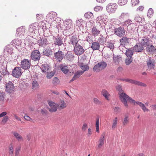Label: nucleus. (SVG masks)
<instances>
[{
	"label": "nucleus",
	"mask_w": 156,
	"mask_h": 156,
	"mask_svg": "<svg viewBox=\"0 0 156 156\" xmlns=\"http://www.w3.org/2000/svg\"><path fill=\"white\" fill-rule=\"evenodd\" d=\"M119 99L126 107H128L127 101L130 103L134 102L135 100L128 96L125 93L122 92L119 95Z\"/></svg>",
	"instance_id": "1"
},
{
	"label": "nucleus",
	"mask_w": 156,
	"mask_h": 156,
	"mask_svg": "<svg viewBox=\"0 0 156 156\" xmlns=\"http://www.w3.org/2000/svg\"><path fill=\"white\" fill-rule=\"evenodd\" d=\"M5 87V90L7 94L10 95V96H12L16 91L13 84L11 81L6 83Z\"/></svg>",
	"instance_id": "2"
},
{
	"label": "nucleus",
	"mask_w": 156,
	"mask_h": 156,
	"mask_svg": "<svg viewBox=\"0 0 156 156\" xmlns=\"http://www.w3.org/2000/svg\"><path fill=\"white\" fill-rule=\"evenodd\" d=\"M112 29L113 30L112 27H111L107 30V31L110 32ZM114 30V34L118 36L122 37L125 35L126 30L123 27H120L118 28H115Z\"/></svg>",
	"instance_id": "3"
},
{
	"label": "nucleus",
	"mask_w": 156,
	"mask_h": 156,
	"mask_svg": "<svg viewBox=\"0 0 156 156\" xmlns=\"http://www.w3.org/2000/svg\"><path fill=\"white\" fill-rule=\"evenodd\" d=\"M107 66V64L105 62L101 61L94 66L93 68L94 71L98 72L105 69Z\"/></svg>",
	"instance_id": "4"
},
{
	"label": "nucleus",
	"mask_w": 156,
	"mask_h": 156,
	"mask_svg": "<svg viewBox=\"0 0 156 156\" xmlns=\"http://www.w3.org/2000/svg\"><path fill=\"white\" fill-rule=\"evenodd\" d=\"M30 58L35 62L39 61L41 58V54L38 50H34L32 51Z\"/></svg>",
	"instance_id": "5"
},
{
	"label": "nucleus",
	"mask_w": 156,
	"mask_h": 156,
	"mask_svg": "<svg viewBox=\"0 0 156 156\" xmlns=\"http://www.w3.org/2000/svg\"><path fill=\"white\" fill-rule=\"evenodd\" d=\"M53 39L55 46H60L64 44L63 37L61 36H53Z\"/></svg>",
	"instance_id": "6"
},
{
	"label": "nucleus",
	"mask_w": 156,
	"mask_h": 156,
	"mask_svg": "<svg viewBox=\"0 0 156 156\" xmlns=\"http://www.w3.org/2000/svg\"><path fill=\"white\" fill-rule=\"evenodd\" d=\"M117 5L116 4L111 3L108 4L106 7L107 11L109 13H114L117 8Z\"/></svg>",
	"instance_id": "7"
},
{
	"label": "nucleus",
	"mask_w": 156,
	"mask_h": 156,
	"mask_svg": "<svg viewBox=\"0 0 156 156\" xmlns=\"http://www.w3.org/2000/svg\"><path fill=\"white\" fill-rule=\"evenodd\" d=\"M31 62L30 60L24 59L21 62L20 66L23 69L27 70L29 69L30 66Z\"/></svg>",
	"instance_id": "8"
},
{
	"label": "nucleus",
	"mask_w": 156,
	"mask_h": 156,
	"mask_svg": "<svg viewBox=\"0 0 156 156\" xmlns=\"http://www.w3.org/2000/svg\"><path fill=\"white\" fill-rule=\"evenodd\" d=\"M74 51L76 55H80L84 52L85 50L83 47L78 44L74 46Z\"/></svg>",
	"instance_id": "9"
},
{
	"label": "nucleus",
	"mask_w": 156,
	"mask_h": 156,
	"mask_svg": "<svg viewBox=\"0 0 156 156\" xmlns=\"http://www.w3.org/2000/svg\"><path fill=\"white\" fill-rule=\"evenodd\" d=\"M54 54L55 58L59 62H60L65 57V55L63 52L60 50L54 53Z\"/></svg>",
	"instance_id": "10"
},
{
	"label": "nucleus",
	"mask_w": 156,
	"mask_h": 156,
	"mask_svg": "<svg viewBox=\"0 0 156 156\" xmlns=\"http://www.w3.org/2000/svg\"><path fill=\"white\" fill-rule=\"evenodd\" d=\"M21 71V67H15L12 71V75L14 77L18 78L22 75Z\"/></svg>",
	"instance_id": "11"
},
{
	"label": "nucleus",
	"mask_w": 156,
	"mask_h": 156,
	"mask_svg": "<svg viewBox=\"0 0 156 156\" xmlns=\"http://www.w3.org/2000/svg\"><path fill=\"white\" fill-rule=\"evenodd\" d=\"M133 49L135 52H141L144 50V46L140 42L137 43Z\"/></svg>",
	"instance_id": "12"
},
{
	"label": "nucleus",
	"mask_w": 156,
	"mask_h": 156,
	"mask_svg": "<svg viewBox=\"0 0 156 156\" xmlns=\"http://www.w3.org/2000/svg\"><path fill=\"white\" fill-rule=\"evenodd\" d=\"M152 41L148 37H143L140 41V43L144 47H146L151 44Z\"/></svg>",
	"instance_id": "13"
},
{
	"label": "nucleus",
	"mask_w": 156,
	"mask_h": 156,
	"mask_svg": "<svg viewBox=\"0 0 156 156\" xmlns=\"http://www.w3.org/2000/svg\"><path fill=\"white\" fill-rule=\"evenodd\" d=\"M145 50L148 54H154L156 52V49L154 46L150 44L146 47Z\"/></svg>",
	"instance_id": "14"
},
{
	"label": "nucleus",
	"mask_w": 156,
	"mask_h": 156,
	"mask_svg": "<svg viewBox=\"0 0 156 156\" xmlns=\"http://www.w3.org/2000/svg\"><path fill=\"white\" fill-rule=\"evenodd\" d=\"M50 108H48L49 111L51 112H55L57 110L58 108L57 104H55L51 101H49L48 102Z\"/></svg>",
	"instance_id": "15"
},
{
	"label": "nucleus",
	"mask_w": 156,
	"mask_h": 156,
	"mask_svg": "<svg viewBox=\"0 0 156 156\" xmlns=\"http://www.w3.org/2000/svg\"><path fill=\"white\" fill-rule=\"evenodd\" d=\"M126 81L140 86L146 87L147 86V85L144 83L131 79H126Z\"/></svg>",
	"instance_id": "16"
},
{
	"label": "nucleus",
	"mask_w": 156,
	"mask_h": 156,
	"mask_svg": "<svg viewBox=\"0 0 156 156\" xmlns=\"http://www.w3.org/2000/svg\"><path fill=\"white\" fill-rule=\"evenodd\" d=\"M69 44H71L74 46L78 44V42L79 40L77 36H73L69 37Z\"/></svg>",
	"instance_id": "17"
},
{
	"label": "nucleus",
	"mask_w": 156,
	"mask_h": 156,
	"mask_svg": "<svg viewBox=\"0 0 156 156\" xmlns=\"http://www.w3.org/2000/svg\"><path fill=\"white\" fill-rule=\"evenodd\" d=\"M42 54L43 55L49 57L52 55L53 51L50 48L47 47L43 49Z\"/></svg>",
	"instance_id": "18"
},
{
	"label": "nucleus",
	"mask_w": 156,
	"mask_h": 156,
	"mask_svg": "<svg viewBox=\"0 0 156 156\" xmlns=\"http://www.w3.org/2000/svg\"><path fill=\"white\" fill-rule=\"evenodd\" d=\"M147 64L148 69H154L155 66V61L154 59L149 58L147 60Z\"/></svg>",
	"instance_id": "19"
},
{
	"label": "nucleus",
	"mask_w": 156,
	"mask_h": 156,
	"mask_svg": "<svg viewBox=\"0 0 156 156\" xmlns=\"http://www.w3.org/2000/svg\"><path fill=\"white\" fill-rule=\"evenodd\" d=\"M59 67L60 70L65 74H67L69 72L68 66L65 63L60 64L59 66Z\"/></svg>",
	"instance_id": "20"
},
{
	"label": "nucleus",
	"mask_w": 156,
	"mask_h": 156,
	"mask_svg": "<svg viewBox=\"0 0 156 156\" xmlns=\"http://www.w3.org/2000/svg\"><path fill=\"white\" fill-rule=\"evenodd\" d=\"M46 37H42V38L40 37L41 39L39 40L38 42L39 43V44L40 45H47L49 44V42L48 41L47 38Z\"/></svg>",
	"instance_id": "21"
},
{
	"label": "nucleus",
	"mask_w": 156,
	"mask_h": 156,
	"mask_svg": "<svg viewBox=\"0 0 156 156\" xmlns=\"http://www.w3.org/2000/svg\"><path fill=\"white\" fill-rule=\"evenodd\" d=\"M136 26L134 23H132L131 25H129L127 28L128 31L131 34H133L135 31L136 30V27H135Z\"/></svg>",
	"instance_id": "22"
},
{
	"label": "nucleus",
	"mask_w": 156,
	"mask_h": 156,
	"mask_svg": "<svg viewBox=\"0 0 156 156\" xmlns=\"http://www.w3.org/2000/svg\"><path fill=\"white\" fill-rule=\"evenodd\" d=\"M50 68L51 67H50L48 64H44L41 65L40 69L43 73H46L49 70Z\"/></svg>",
	"instance_id": "23"
},
{
	"label": "nucleus",
	"mask_w": 156,
	"mask_h": 156,
	"mask_svg": "<svg viewBox=\"0 0 156 156\" xmlns=\"http://www.w3.org/2000/svg\"><path fill=\"white\" fill-rule=\"evenodd\" d=\"M91 44V48L93 51L99 50L100 46L99 43L98 42H94Z\"/></svg>",
	"instance_id": "24"
},
{
	"label": "nucleus",
	"mask_w": 156,
	"mask_h": 156,
	"mask_svg": "<svg viewBox=\"0 0 156 156\" xmlns=\"http://www.w3.org/2000/svg\"><path fill=\"white\" fill-rule=\"evenodd\" d=\"M37 26L36 23H34L31 24L29 26V31L31 33H32L34 30H37Z\"/></svg>",
	"instance_id": "25"
},
{
	"label": "nucleus",
	"mask_w": 156,
	"mask_h": 156,
	"mask_svg": "<svg viewBox=\"0 0 156 156\" xmlns=\"http://www.w3.org/2000/svg\"><path fill=\"white\" fill-rule=\"evenodd\" d=\"M129 38L126 37H122L120 40V45H122L125 48L124 46L126 45V43H129Z\"/></svg>",
	"instance_id": "26"
},
{
	"label": "nucleus",
	"mask_w": 156,
	"mask_h": 156,
	"mask_svg": "<svg viewBox=\"0 0 156 156\" xmlns=\"http://www.w3.org/2000/svg\"><path fill=\"white\" fill-rule=\"evenodd\" d=\"M25 31V28L23 27H19L16 30V36L18 37L20 36L21 34H23Z\"/></svg>",
	"instance_id": "27"
},
{
	"label": "nucleus",
	"mask_w": 156,
	"mask_h": 156,
	"mask_svg": "<svg viewBox=\"0 0 156 156\" xmlns=\"http://www.w3.org/2000/svg\"><path fill=\"white\" fill-rule=\"evenodd\" d=\"M133 49L132 48L126 49L125 54L127 57H132L134 53Z\"/></svg>",
	"instance_id": "28"
},
{
	"label": "nucleus",
	"mask_w": 156,
	"mask_h": 156,
	"mask_svg": "<svg viewBox=\"0 0 156 156\" xmlns=\"http://www.w3.org/2000/svg\"><path fill=\"white\" fill-rule=\"evenodd\" d=\"M12 48L11 46L10 45H8L5 48L4 50V53L6 54L7 53H12Z\"/></svg>",
	"instance_id": "29"
},
{
	"label": "nucleus",
	"mask_w": 156,
	"mask_h": 156,
	"mask_svg": "<svg viewBox=\"0 0 156 156\" xmlns=\"http://www.w3.org/2000/svg\"><path fill=\"white\" fill-rule=\"evenodd\" d=\"M85 22L84 20L82 19L76 21V26H77L79 29L83 28V24Z\"/></svg>",
	"instance_id": "30"
},
{
	"label": "nucleus",
	"mask_w": 156,
	"mask_h": 156,
	"mask_svg": "<svg viewBox=\"0 0 156 156\" xmlns=\"http://www.w3.org/2000/svg\"><path fill=\"white\" fill-rule=\"evenodd\" d=\"M57 104L58 108L59 109H62L66 107V104L63 100L61 101V103Z\"/></svg>",
	"instance_id": "31"
},
{
	"label": "nucleus",
	"mask_w": 156,
	"mask_h": 156,
	"mask_svg": "<svg viewBox=\"0 0 156 156\" xmlns=\"http://www.w3.org/2000/svg\"><path fill=\"white\" fill-rule=\"evenodd\" d=\"M105 45L106 46V47L109 48L110 49L113 50L114 48V45L113 43L111 41H108L107 42Z\"/></svg>",
	"instance_id": "32"
},
{
	"label": "nucleus",
	"mask_w": 156,
	"mask_h": 156,
	"mask_svg": "<svg viewBox=\"0 0 156 156\" xmlns=\"http://www.w3.org/2000/svg\"><path fill=\"white\" fill-rule=\"evenodd\" d=\"M84 73V71H78L76 72L73 76V78L76 80L79 78Z\"/></svg>",
	"instance_id": "33"
},
{
	"label": "nucleus",
	"mask_w": 156,
	"mask_h": 156,
	"mask_svg": "<svg viewBox=\"0 0 156 156\" xmlns=\"http://www.w3.org/2000/svg\"><path fill=\"white\" fill-rule=\"evenodd\" d=\"M102 94L105 98V99L109 100V96H110V94L108 92L105 90H103L101 91Z\"/></svg>",
	"instance_id": "34"
},
{
	"label": "nucleus",
	"mask_w": 156,
	"mask_h": 156,
	"mask_svg": "<svg viewBox=\"0 0 156 156\" xmlns=\"http://www.w3.org/2000/svg\"><path fill=\"white\" fill-rule=\"evenodd\" d=\"M91 33L93 35H98L100 33V31L97 30L95 27H94L91 30Z\"/></svg>",
	"instance_id": "35"
},
{
	"label": "nucleus",
	"mask_w": 156,
	"mask_h": 156,
	"mask_svg": "<svg viewBox=\"0 0 156 156\" xmlns=\"http://www.w3.org/2000/svg\"><path fill=\"white\" fill-rule=\"evenodd\" d=\"M152 27L151 25L150 24H146L144 26V31L148 32L150 31L151 28Z\"/></svg>",
	"instance_id": "36"
},
{
	"label": "nucleus",
	"mask_w": 156,
	"mask_h": 156,
	"mask_svg": "<svg viewBox=\"0 0 156 156\" xmlns=\"http://www.w3.org/2000/svg\"><path fill=\"white\" fill-rule=\"evenodd\" d=\"M122 58L120 55H117L116 56H114L113 61L114 62L117 64H118L121 61Z\"/></svg>",
	"instance_id": "37"
},
{
	"label": "nucleus",
	"mask_w": 156,
	"mask_h": 156,
	"mask_svg": "<svg viewBox=\"0 0 156 156\" xmlns=\"http://www.w3.org/2000/svg\"><path fill=\"white\" fill-rule=\"evenodd\" d=\"M80 67L83 70L82 71H87L89 69V67L88 65H84L83 63L80 64Z\"/></svg>",
	"instance_id": "38"
},
{
	"label": "nucleus",
	"mask_w": 156,
	"mask_h": 156,
	"mask_svg": "<svg viewBox=\"0 0 156 156\" xmlns=\"http://www.w3.org/2000/svg\"><path fill=\"white\" fill-rule=\"evenodd\" d=\"M106 38L105 37L102 36L101 35V37H99L98 39L99 42L101 44H105L106 41Z\"/></svg>",
	"instance_id": "39"
},
{
	"label": "nucleus",
	"mask_w": 156,
	"mask_h": 156,
	"mask_svg": "<svg viewBox=\"0 0 156 156\" xmlns=\"http://www.w3.org/2000/svg\"><path fill=\"white\" fill-rule=\"evenodd\" d=\"M39 85L36 80L33 81L32 85V88L34 90H36L38 88Z\"/></svg>",
	"instance_id": "40"
},
{
	"label": "nucleus",
	"mask_w": 156,
	"mask_h": 156,
	"mask_svg": "<svg viewBox=\"0 0 156 156\" xmlns=\"http://www.w3.org/2000/svg\"><path fill=\"white\" fill-rule=\"evenodd\" d=\"M133 23V21L131 20L128 19L124 22L123 25L124 26H127V27Z\"/></svg>",
	"instance_id": "41"
},
{
	"label": "nucleus",
	"mask_w": 156,
	"mask_h": 156,
	"mask_svg": "<svg viewBox=\"0 0 156 156\" xmlns=\"http://www.w3.org/2000/svg\"><path fill=\"white\" fill-rule=\"evenodd\" d=\"M132 57H127L125 59V63L127 65H129L132 62L133 60Z\"/></svg>",
	"instance_id": "42"
},
{
	"label": "nucleus",
	"mask_w": 156,
	"mask_h": 156,
	"mask_svg": "<svg viewBox=\"0 0 156 156\" xmlns=\"http://www.w3.org/2000/svg\"><path fill=\"white\" fill-rule=\"evenodd\" d=\"M101 136L102 137L100 138L99 140L100 143L98 145V147H101L104 144L105 137L104 136L102 135Z\"/></svg>",
	"instance_id": "43"
},
{
	"label": "nucleus",
	"mask_w": 156,
	"mask_h": 156,
	"mask_svg": "<svg viewBox=\"0 0 156 156\" xmlns=\"http://www.w3.org/2000/svg\"><path fill=\"white\" fill-rule=\"evenodd\" d=\"M93 16V13L90 12H87L84 14V16L88 19L91 18Z\"/></svg>",
	"instance_id": "44"
},
{
	"label": "nucleus",
	"mask_w": 156,
	"mask_h": 156,
	"mask_svg": "<svg viewBox=\"0 0 156 156\" xmlns=\"http://www.w3.org/2000/svg\"><path fill=\"white\" fill-rule=\"evenodd\" d=\"M60 82L59 79L57 77L54 78L52 83L54 85H57Z\"/></svg>",
	"instance_id": "45"
},
{
	"label": "nucleus",
	"mask_w": 156,
	"mask_h": 156,
	"mask_svg": "<svg viewBox=\"0 0 156 156\" xmlns=\"http://www.w3.org/2000/svg\"><path fill=\"white\" fill-rule=\"evenodd\" d=\"M153 13L154 12L153 9L151 8H149L147 13L148 17L151 18L153 16Z\"/></svg>",
	"instance_id": "46"
},
{
	"label": "nucleus",
	"mask_w": 156,
	"mask_h": 156,
	"mask_svg": "<svg viewBox=\"0 0 156 156\" xmlns=\"http://www.w3.org/2000/svg\"><path fill=\"white\" fill-rule=\"evenodd\" d=\"M12 43L14 44V45L19 46V45H21L20 41L17 39L13 40L12 41Z\"/></svg>",
	"instance_id": "47"
},
{
	"label": "nucleus",
	"mask_w": 156,
	"mask_h": 156,
	"mask_svg": "<svg viewBox=\"0 0 156 156\" xmlns=\"http://www.w3.org/2000/svg\"><path fill=\"white\" fill-rule=\"evenodd\" d=\"M46 73H47L46 77L47 78L49 79H51L54 76L55 74V73L52 71L50 72H47Z\"/></svg>",
	"instance_id": "48"
},
{
	"label": "nucleus",
	"mask_w": 156,
	"mask_h": 156,
	"mask_svg": "<svg viewBox=\"0 0 156 156\" xmlns=\"http://www.w3.org/2000/svg\"><path fill=\"white\" fill-rule=\"evenodd\" d=\"M6 66H7L5 65V63H4V61L1 60L0 61V71L3 69H5Z\"/></svg>",
	"instance_id": "49"
},
{
	"label": "nucleus",
	"mask_w": 156,
	"mask_h": 156,
	"mask_svg": "<svg viewBox=\"0 0 156 156\" xmlns=\"http://www.w3.org/2000/svg\"><path fill=\"white\" fill-rule=\"evenodd\" d=\"M134 20L135 22L138 23H142V19L139 16H135Z\"/></svg>",
	"instance_id": "50"
},
{
	"label": "nucleus",
	"mask_w": 156,
	"mask_h": 156,
	"mask_svg": "<svg viewBox=\"0 0 156 156\" xmlns=\"http://www.w3.org/2000/svg\"><path fill=\"white\" fill-rule=\"evenodd\" d=\"M92 36L90 34L88 35V36L86 37L87 41L90 44L93 42V40L92 39Z\"/></svg>",
	"instance_id": "51"
},
{
	"label": "nucleus",
	"mask_w": 156,
	"mask_h": 156,
	"mask_svg": "<svg viewBox=\"0 0 156 156\" xmlns=\"http://www.w3.org/2000/svg\"><path fill=\"white\" fill-rule=\"evenodd\" d=\"M128 0H119L118 4L120 5H123L127 3Z\"/></svg>",
	"instance_id": "52"
},
{
	"label": "nucleus",
	"mask_w": 156,
	"mask_h": 156,
	"mask_svg": "<svg viewBox=\"0 0 156 156\" xmlns=\"http://www.w3.org/2000/svg\"><path fill=\"white\" fill-rule=\"evenodd\" d=\"M128 15L129 14L128 13H122L119 16V19L121 20L123 19L124 18H126Z\"/></svg>",
	"instance_id": "53"
},
{
	"label": "nucleus",
	"mask_w": 156,
	"mask_h": 156,
	"mask_svg": "<svg viewBox=\"0 0 156 156\" xmlns=\"http://www.w3.org/2000/svg\"><path fill=\"white\" fill-rule=\"evenodd\" d=\"M0 72L3 75H5L9 74V73L7 71L6 66L5 67V69H2V70H1L0 71Z\"/></svg>",
	"instance_id": "54"
},
{
	"label": "nucleus",
	"mask_w": 156,
	"mask_h": 156,
	"mask_svg": "<svg viewBox=\"0 0 156 156\" xmlns=\"http://www.w3.org/2000/svg\"><path fill=\"white\" fill-rule=\"evenodd\" d=\"M5 98V94L3 92H0V101L1 102H3L4 101Z\"/></svg>",
	"instance_id": "55"
},
{
	"label": "nucleus",
	"mask_w": 156,
	"mask_h": 156,
	"mask_svg": "<svg viewBox=\"0 0 156 156\" xmlns=\"http://www.w3.org/2000/svg\"><path fill=\"white\" fill-rule=\"evenodd\" d=\"M20 149L21 147L20 146H19L16 148L15 152V156H18Z\"/></svg>",
	"instance_id": "56"
},
{
	"label": "nucleus",
	"mask_w": 156,
	"mask_h": 156,
	"mask_svg": "<svg viewBox=\"0 0 156 156\" xmlns=\"http://www.w3.org/2000/svg\"><path fill=\"white\" fill-rule=\"evenodd\" d=\"M94 104L97 105H101L102 104V102L96 98H94Z\"/></svg>",
	"instance_id": "57"
},
{
	"label": "nucleus",
	"mask_w": 156,
	"mask_h": 156,
	"mask_svg": "<svg viewBox=\"0 0 156 156\" xmlns=\"http://www.w3.org/2000/svg\"><path fill=\"white\" fill-rule=\"evenodd\" d=\"M116 89L118 90L120 94L123 91L122 89V86L120 85H118L116 87Z\"/></svg>",
	"instance_id": "58"
},
{
	"label": "nucleus",
	"mask_w": 156,
	"mask_h": 156,
	"mask_svg": "<svg viewBox=\"0 0 156 156\" xmlns=\"http://www.w3.org/2000/svg\"><path fill=\"white\" fill-rule=\"evenodd\" d=\"M139 0H131V3L133 6H135L138 5L139 3Z\"/></svg>",
	"instance_id": "59"
},
{
	"label": "nucleus",
	"mask_w": 156,
	"mask_h": 156,
	"mask_svg": "<svg viewBox=\"0 0 156 156\" xmlns=\"http://www.w3.org/2000/svg\"><path fill=\"white\" fill-rule=\"evenodd\" d=\"M13 134L16 138L18 140L22 139V136H21L18 133L16 132H14Z\"/></svg>",
	"instance_id": "60"
},
{
	"label": "nucleus",
	"mask_w": 156,
	"mask_h": 156,
	"mask_svg": "<svg viewBox=\"0 0 156 156\" xmlns=\"http://www.w3.org/2000/svg\"><path fill=\"white\" fill-rule=\"evenodd\" d=\"M9 154H12L13 153V148L12 144H10L9 148Z\"/></svg>",
	"instance_id": "61"
},
{
	"label": "nucleus",
	"mask_w": 156,
	"mask_h": 156,
	"mask_svg": "<svg viewBox=\"0 0 156 156\" xmlns=\"http://www.w3.org/2000/svg\"><path fill=\"white\" fill-rule=\"evenodd\" d=\"M132 103H133L134 105L135 104V103L138 105L141 108H142L144 104L142 102L139 101H135L134 102H132Z\"/></svg>",
	"instance_id": "62"
},
{
	"label": "nucleus",
	"mask_w": 156,
	"mask_h": 156,
	"mask_svg": "<svg viewBox=\"0 0 156 156\" xmlns=\"http://www.w3.org/2000/svg\"><path fill=\"white\" fill-rule=\"evenodd\" d=\"M103 8L100 6H97L94 8V10L96 12H98L102 9Z\"/></svg>",
	"instance_id": "63"
},
{
	"label": "nucleus",
	"mask_w": 156,
	"mask_h": 156,
	"mask_svg": "<svg viewBox=\"0 0 156 156\" xmlns=\"http://www.w3.org/2000/svg\"><path fill=\"white\" fill-rule=\"evenodd\" d=\"M128 117L126 116L124 119L123 122V125H126L128 122Z\"/></svg>",
	"instance_id": "64"
}]
</instances>
